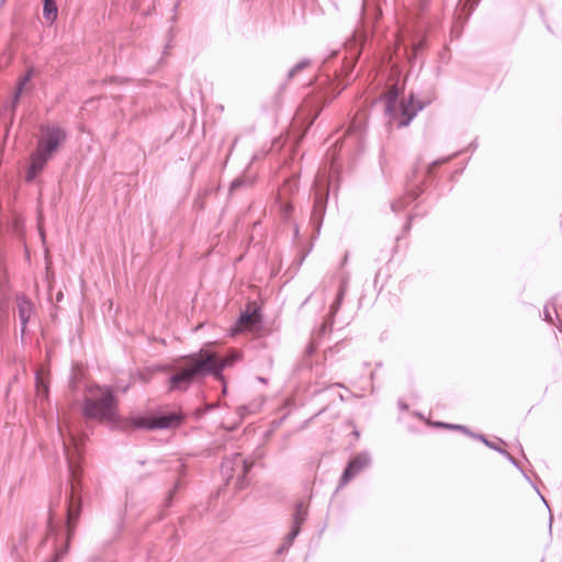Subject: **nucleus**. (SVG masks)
<instances>
[{"label":"nucleus","instance_id":"nucleus-1","mask_svg":"<svg viewBox=\"0 0 562 562\" xmlns=\"http://www.w3.org/2000/svg\"><path fill=\"white\" fill-rule=\"evenodd\" d=\"M58 431L61 437L63 450L72 482L70 484V491L66 496L65 519L61 521L55 509H53L52 506L49 507L47 537L54 540L55 547L54 557L49 562H60L68 553L82 507L81 492L77 480L81 473L80 462L85 439L82 436L75 435L70 428H68V435L66 437L60 425H58Z\"/></svg>","mask_w":562,"mask_h":562},{"label":"nucleus","instance_id":"nucleus-2","mask_svg":"<svg viewBox=\"0 0 562 562\" xmlns=\"http://www.w3.org/2000/svg\"><path fill=\"white\" fill-rule=\"evenodd\" d=\"M182 364H178V370L168 378L169 392H187L190 386L206 376H213L217 381H224V370L228 363L218 359L213 353H206L201 357L200 352H192L182 356Z\"/></svg>","mask_w":562,"mask_h":562},{"label":"nucleus","instance_id":"nucleus-3","mask_svg":"<svg viewBox=\"0 0 562 562\" xmlns=\"http://www.w3.org/2000/svg\"><path fill=\"white\" fill-rule=\"evenodd\" d=\"M341 145L336 140L331 148L327 151V159L329 160L328 177L325 183L319 177L315 178L313 182L314 188V204L311 212L310 225L313 227V238H317L321 233L323 221L325 217L329 190L334 182H338L340 178L341 165L339 164V150Z\"/></svg>","mask_w":562,"mask_h":562},{"label":"nucleus","instance_id":"nucleus-4","mask_svg":"<svg viewBox=\"0 0 562 562\" xmlns=\"http://www.w3.org/2000/svg\"><path fill=\"white\" fill-rule=\"evenodd\" d=\"M81 403V414L87 419L105 420L112 426L120 420L117 413V398L114 390L110 385H94L88 387Z\"/></svg>","mask_w":562,"mask_h":562},{"label":"nucleus","instance_id":"nucleus-5","mask_svg":"<svg viewBox=\"0 0 562 562\" xmlns=\"http://www.w3.org/2000/svg\"><path fill=\"white\" fill-rule=\"evenodd\" d=\"M344 72H314L307 79V86L313 94L312 102L317 106H326L347 87L349 79L339 75Z\"/></svg>","mask_w":562,"mask_h":562},{"label":"nucleus","instance_id":"nucleus-6","mask_svg":"<svg viewBox=\"0 0 562 562\" xmlns=\"http://www.w3.org/2000/svg\"><path fill=\"white\" fill-rule=\"evenodd\" d=\"M254 463L241 453L234 452L225 457L221 463V475L225 485H233L235 491H241L249 484L248 474Z\"/></svg>","mask_w":562,"mask_h":562},{"label":"nucleus","instance_id":"nucleus-7","mask_svg":"<svg viewBox=\"0 0 562 562\" xmlns=\"http://www.w3.org/2000/svg\"><path fill=\"white\" fill-rule=\"evenodd\" d=\"M429 102L415 99L413 93L407 100L397 103L392 113H384L387 124H395L398 128L408 126L411 122L423 111Z\"/></svg>","mask_w":562,"mask_h":562},{"label":"nucleus","instance_id":"nucleus-8","mask_svg":"<svg viewBox=\"0 0 562 562\" xmlns=\"http://www.w3.org/2000/svg\"><path fill=\"white\" fill-rule=\"evenodd\" d=\"M41 136L37 140L35 150L52 158L59 150L67 139V132L56 124H42L40 126Z\"/></svg>","mask_w":562,"mask_h":562},{"label":"nucleus","instance_id":"nucleus-9","mask_svg":"<svg viewBox=\"0 0 562 562\" xmlns=\"http://www.w3.org/2000/svg\"><path fill=\"white\" fill-rule=\"evenodd\" d=\"M418 169L415 167L411 173L406 176L404 195L391 203V210L394 213L403 211L407 205L417 200L425 191V179L418 180Z\"/></svg>","mask_w":562,"mask_h":562},{"label":"nucleus","instance_id":"nucleus-10","mask_svg":"<svg viewBox=\"0 0 562 562\" xmlns=\"http://www.w3.org/2000/svg\"><path fill=\"white\" fill-rule=\"evenodd\" d=\"M381 80L392 81V85L381 94V99L384 101V113H392L394 106L404 101L402 99L404 93V83L401 82L400 75L402 72H381Z\"/></svg>","mask_w":562,"mask_h":562},{"label":"nucleus","instance_id":"nucleus-11","mask_svg":"<svg viewBox=\"0 0 562 562\" xmlns=\"http://www.w3.org/2000/svg\"><path fill=\"white\" fill-rule=\"evenodd\" d=\"M372 464V458L369 451H360L352 456L341 475L338 483V488L344 487L346 484H348L351 480H353L361 471L369 468Z\"/></svg>","mask_w":562,"mask_h":562},{"label":"nucleus","instance_id":"nucleus-12","mask_svg":"<svg viewBox=\"0 0 562 562\" xmlns=\"http://www.w3.org/2000/svg\"><path fill=\"white\" fill-rule=\"evenodd\" d=\"M34 75L35 72H24V75L18 80L11 99L3 104L2 111L9 116L7 130L13 125L21 98L27 91V85L31 82Z\"/></svg>","mask_w":562,"mask_h":562},{"label":"nucleus","instance_id":"nucleus-13","mask_svg":"<svg viewBox=\"0 0 562 562\" xmlns=\"http://www.w3.org/2000/svg\"><path fill=\"white\" fill-rule=\"evenodd\" d=\"M15 302L18 307V316L20 321V335L21 341L24 342L27 333V325L32 316L36 313V306L32 300L24 293L19 292L15 294Z\"/></svg>","mask_w":562,"mask_h":562},{"label":"nucleus","instance_id":"nucleus-14","mask_svg":"<svg viewBox=\"0 0 562 562\" xmlns=\"http://www.w3.org/2000/svg\"><path fill=\"white\" fill-rule=\"evenodd\" d=\"M113 428L124 432L134 430L153 431L151 413L148 414H134L125 418L120 416V420L115 422Z\"/></svg>","mask_w":562,"mask_h":562},{"label":"nucleus","instance_id":"nucleus-15","mask_svg":"<svg viewBox=\"0 0 562 562\" xmlns=\"http://www.w3.org/2000/svg\"><path fill=\"white\" fill-rule=\"evenodd\" d=\"M186 420V415L177 411L151 412L153 431L179 427Z\"/></svg>","mask_w":562,"mask_h":562},{"label":"nucleus","instance_id":"nucleus-16","mask_svg":"<svg viewBox=\"0 0 562 562\" xmlns=\"http://www.w3.org/2000/svg\"><path fill=\"white\" fill-rule=\"evenodd\" d=\"M52 160L42 153L34 150L30 157V164L25 170V181L32 183L45 170L47 164Z\"/></svg>","mask_w":562,"mask_h":562},{"label":"nucleus","instance_id":"nucleus-17","mask_svg":"<svg viewBox=\"0 0 562 562\" xmlns=\"http://www.w3.org/2000/svg\"><path fill=\"white\" fill-rule=\"evenodd\" d=\"M308 515V508L303 501L295 503L294 512L292 515V525L289 531V540L295 541L302 530V525L306 520Z\"/></svg>","mask_w":562,"mask_h":562},{"label":"nucleus","instance_id":"nucleus-18","mask_svg":"<svg viewBox=\"0 0 562 562\" xmlns=\"http://www.w3.org/2000/svg\"><path fill=\"white\" fill-rule=\"evenodd\" d=\"M261 322V313L259 307H250L249 305L246 306L244 311L240 312L236 324L237 325H244V324H257Z\"/></svg>","mask_w":562,"mask_h":562},{"label":"nucleus","instance_id":"nucleus-19","mask_svg":"<svg viewBox=\"0 0 562 562\" xmlns=\"http://www.w3.org/2000/svg\"><path fill=\"white\" fill-rule=\"evenodd\" d=\"M465 149H462V150H458L456 153H453L452 155H449V156H445V157H441V158H438L436 160H434L431 164H429L426 168V171H425V176L424 178H432L434 177V172H435V169L448 161H450L451 159H453L454 157H457L458 155L462 154Z\"/></svg>","mask_w":562,"mask_h":562},{"label":"nucleus","instance_id":"nucleus-20","mask_svg":"<svg viewBox=\"0 0 562 562\" xmlns=\"http://www.w3.org/2000/svg\"><path fill=\"white\" fill-rule=\"evenodd\" d=\"M346 292H347V284L341 282L339 285V289L337 291L336 297H335L334 302L330 304L329 314L331 317H335V315L339 311V308L342 304L344 297L346 295Z\"/></svg>","mask_w":562,"mask_h":562},{"label":"nucleus","instance_id":"nucleus-21","mask_svg":"<svg viewBox=\"0 0 562 562\" xmlns=\"http://www.w3.org/2000/svg\"><path fill=\"white\" fill-rule=\"evenodd\" d=\"M35 387L42 398H48L49 382L38 371L35 372Z\"/></svg>","mask_w":562,"mask_h":562},{"label":"nucleus","instance_id":"nucleus-22","mask_svg":"<svg viewBox=\"0 0 562 562\" xmlns=\"http://www.w3.org/2000/svg\"><path fill=\"white\" fill-rule=\"evenodd\" d=\"M44 18L53 23L57 18V7L54 0H44L43 8Z\"/></svg>","mask_w":562,"mask_h":562},{"label":"nucleus","instance_id":"nucleus-23","mask_svg":"<svg viewBox=\"0 0 562 562\" xmlns=\"http://www.w3.org/2000/svg\"><path fill=\"white\" fill-rule=\"evenodd\" d=\"M473 439L482 442L483 445H485L487 448L498 452V453H504V449L502 447H499L497 443H495L494 441H491L485 435L483 434H480V432H475L474 436H473Z\"/></svg>","mask_w":562,"mask_h":562},{"label":"nucleus","instance_id":"nucleus-24","mask_svg":"<svg viewBox=\"0 0 562 562\" xmlns=\"http://www.w3.org/2000/svg\"><path fill=\"white\" fill-rule=\"evenodd\" d=\"M312 98H313V94H311V91H308L304 95L306 106L311 108L310 115H313V120H315L319 115V113L324 106H322V105L317 106L315 103L312 102Z\"/></svg>","mask_w":562,"mask_h":562},{"label":"nucleus","instance_id":"nucleus-25","mask_svg":"<svg viewBox=\"0 0 562 562\" xmlns=\"http://www.w3.org/2000/svg\"><path fill=\"white\" fill-rule=\"evenodd\" d=\"M318 346L319 341H317L316 337H312L303 352L305 359H312V357L316 353Z\"/></svg>","mask_w":562,"mask_h":562},{"label":"nucleus","instance_id":"nucleus-26","mask_svg":"<svg viewBox=\"0 0 562 562\" xmlns=\"http://www.w3.org/2000/svg\"><path fill=\"white\" fill-rule=\"evenodd\" d=\"M182 483L181 480H177V482L173 484L172 488L168 492V495L165 499V506L170 507L173 502L175 495L178 493V491L181 488Z\"/></svg>","mask_w":562,"mask_h":562},{"label":"nucleus","instance_id":"nucleus-27","mask_svg":"<svg viewBox=\"0 0 562 562\" xmlns=\"http://www.w3.org/2000/svg\"><path fill=\"white\" fill-rule=\"evenodd\" d=\"M333 324H334V317L330 316V318L328 321H326L325 323L322 324V326L319 327L317 334L313 335V337H316L317 341H319V339L327 333V331H331V328H333Z\"/></svg>","mask_w":562,"mask_h":562},{"label":"nucleus","instance_id":"nucleus-28","mask_svg":"<svg viewBox=\"0 0 562 562\" xmlns=\"http://www.w3.org/2000/svg\"><path fill=\"white\" fill-rule=\"evenodd\" d=\"M503 457H505L516 469H518L522 475L528 480L530 481V479L528 477V475L524 472L522 468L520 467V463L518 462V460L516 458H514L510 453H508L505 449H504V453H501Z\"/></svg>","mask_w":562,"mask_h":562},{"label":"nucleus","instance_id":"nucleus-29","mask_svg":"<svg viewBox=\"0 0 562 562\" xmlns=\"http://www.w3.org/2000/svg\"><path fill=\"white\" fill-rule=\"evenodd\" d=\"M312 369V360L305 359L303 355L301 360L296 363L295 371L300 372L302 370H311Z\"/></svg>","mask_w":562,"mask_h":562},{"label":"nucleus","instance_id":"nucleus-30","mask_svg":"<svg viewBox=\"0 0 562 562\" xmlns=\"http://www.w3.org/2000/svg\"><path fill=\"white\" fill-rule=\"evenodd\" d=\"M449 429L450 430L461 431L462 434L469 436L470 438H473V436L475 434L469 427H467L464 425H460V424H453L452 426H449Z\"/></svg>","mask_w":562,"mask_h":562},{"label":"nucleus","instance_id":"nucleus-31","mask_svg":"<svg viewBox=\"0 0 562 562\" xmlns=\"http://www.w3.org/2000/svg\"><path fill=\"white\" fill-rule=\"evenodd\" d=\"M249 181L243 177H238L236 179H234L232 182H231V186H229V191L233 192V191H236L238 190L239 188L246 186Z\"/></svg>","mask_w":562,"mask_h":562},{"label":"nucleus","instance_id":"nucleus-32","mask_svg":"<svg viewBox=\"0 0 562 562\" xmlns=\"http://www.w3.org/2000/svg\"><path fill=\"white\" fill-rule=\"evenodd\" d=\"M284 189H286L290 193H294L299 189L297 179H289L284 182Z\"/></svg>","mask_w":562,"mask_h":562},{"label":"nucleus","instance_id":"nucleus-33","mask_svg":"<svg viewBox=\"0 0 562 562\" xmlns=\"http://www.w3.org/2000/svg\"><path fill=\"white\" fill-rule=\"evenodd\" d=\"M80 380V374L71 371L70 373V376H69V387L72 392H76L77 391V387H78V381Z\"/></svg>","mask_w":562,"mask_h":562},{"label":"nucleus","instance_id":"nucleus-34","mask_svg":"<svg viewBox=\"0 0 562 562\" xmlns=\"http://www.w3.org/2000/svg\"><path fill=\"white\" fill-rule=\"evenodd\" d=\"M294 541L289 540V533L286 535L283 543L277 549V554H282L286 552L293 544Z\"/></svg>","mask_w":562,"mask_h":562},{"label":"nucleus","instance_id":"nucleus-35","mask_svg":"<svg viewBox=\"0 0 562 562\" xmlns=\"http://www.w3.org/2000/svg\"><path fill=\"white\" fill-rule=\"evenodd\" d=\"M284 88H285V85L284 83L281 85L278 93L273 97L272 103H273V108H276V109H279L282 105L281 92L284 90Z\"/></svg>","mask_w":562,"mask_h":562},{"label":"nucleus","instance_id":"nucleus-36","mask_svg":"<svg viewBox=\"0 0 562 562\" xmlns=\"http://www.w3.org/2000/svg\"><path fill=\"white\" fill-rule=\"evenodd\" d=\"M543 321H546L548 324L554 325L553 316L549 310L548 305H544L543 313H542Z\"/></svg>","mask_w":562,"mask_h":562},{"label":"nucleus","instance_id":"nucleus-37","mask_svg":"<svg viewBox=\"0 0 562 562\" xmlns=\"http://www.w3.org/2000/svg\"><path fill=\"white\" fill-rule=\"evenodd\" d=\"M413 217H414V215H413V214H409V215L407 216V221H406V223H405V224H404V226H403V232H404V233L409 232V229H411V227H412V221H413Z\"/></svg>","mask_w":562,"mask_h":562},{"label":"nucleus","instance_id":"nucleus-38","mask_svg":"<svg viewBox=\"0 0 562 562\" xmlns=\"http://www.w3.org/2000/svg\"><path fill=\"white\" fill-rule=\"evenodd\" d=\"M266 156V153H256L254 154L252 158H251V162L258 160V159H261Z\"/></svg>","mask_w":562,"mask_h":562},{"label":"nucleus","instance_id":"nucleus-39","mask_svg":"<svg viewBox=\"0 0 562 562\" xmlns=\"http://www.w3.org/2000/svg\"><path fill=\"white\" fill-rule=\"evenodd\" d=\"M452 425H453V424L445 423V422H437V423H436V426H437V427L446 428V429H449V426H452Z\"/></svg>","mask_w":562,"mask_h":562},{"label":"nucleus","instance_id":"nucleus-40","mask_svg":"<svg viewBox=\"0 0 562 562\" xmlns=\"http://www.w3.org/2000/svg\"><path fill=\"white\" fill-rule=\"evenodd\" d=\"M477 146H479V142H477V138H475V139H473V140L470 143V145H469V147H468V148H469V149H471V150H475V149L477 148Z\"/></svg>","mask_w":562,"mask_h":562},{"label":"nucleus","instance_id":"nucleus-41","mask_svg":"<svg viewBox=\"0 0 562 562\" xmlns=\"http://www.w3.org/2000/svg\"><path fill=\"white\" fill-rule=\"evenodd\" d=\"M283 211H284L285 216H288L291 213V211H292V206L291 205H284L283 206Z\"/></svg>","mask_w":562,"mask_h":562},{"label":"nucleus","instance_id":"nucleus-42","mask_svg":"<svg viewBox=\"0 0 562 562\" xmlns=\"http://www.w3.org/2000/svg\"><path fill=\"white\" fill-rule=\"evenodd\" d=\"M398 407L401 411H405V409H408V405L404 402H398Z\"/></svg>","mask_w":562,"mask_h":562},{"label":"nucleus","instance_id":"nucleus-43","mask_svg":"<svg viewBox=\"0 0 562 562\" xmlns=\"http://www.w3.org/2000/svg\"><path fill=\"white\" fill-rule=\"evenodd\" d=\"M380 270L375 273V277H374V288H378V283H379V278H380Z\"/></svg>","mask_w":562,"mask_h":562},{"label":"nucleus","instance_id":"nucleus-44","mask_svg":"<svg viewBox=\"0 0 562 562\" xmlns=\"http://www.w3.org/2000/svg\"><path fill=\"white\" fill-rule=\"evenodd\" d=\"M130 386H131V384H130V383H128V384H126V385H122V387H120V391H121L122 393H126V392L128 391Z\"/></svg>","mask_w":562,"mask_h":562},{"label":"nucleus","instance_id":"nucleus-45","mask_svg":"<svg viewBox=\"0 0 562 562\" xmlns=\"http://www.w3.org/2000/svg\"><path fill=\"white\" fill-rule=\"evenodd\" d=\"M257 380L263 384H267L268 383V380L263 376H257Z\"/></svg>","mask_w":562,"mask_h":562},{"label":"nucleus","instance_id":"nucleus-46","mask_svg":"<svg viewBox=\"0 0 562 562\" xmlns=\"http://www.w3.org/2000/svg\"><path fill=\"white\" fill-rule=\"evenodd\" d=\"M297 72H288V80H291Z\"/></svg>","mask_w":562,"mask_h":562},{"label":"nucleus","instance_id":"nucleus-47","mask_svg":"<svg viewBox=\"0 0 562 562\" xmlns=\"http://www.w3.org/2000/svg\"><path fill=\"white\" fill-rule=\"evenodd\" d=\"M348 261V252L345 254L342 259V265H345Z\"/></svg>","mask_w":562,"mask_h":562},{"label":"nucleus","instance_id":"nucleus-48","mask_svg":"<svg viewBox=\"0 0 562 562\" xmlns=\"http://www.w3.org/2000/svg\"><path fill=\"white\" fill-rule=\"evenodd\" d=\"M299 234H300V229H299V226L296 225L295 228H294V235L299 236Z\"/></svg>","mask_w":562,"mask_h":562},{"label":"nucleus","instance_id":"nucleus-49","mask_svg":"<svg viewBox=\"0 0 562 562\" xmlns=\"http://www.w3.org/2000/svg\"><path fill=\"white\" fill-rule=\"evenodd\" d=\"M237 142H238V137H235V139H234V143H233L232 147H234V146L236 145V143H237Z\"/></svg>","mask_w":562,"mask_h":562},{"label":"nucleus","instance_id":"nucleus-50","mask_svg":"<svg viewBox=\"0 0 562 562\" xmlns=\"http://www.w3.org/2000/svg\"><path fill=\"white\" fill-rule=\"evenodd\" d=\"M353 435H355L356 437H359V436H360V434H359V431H358V430H355V431H353Z\"/></svg>","mask_w":562,"mask_h":562},{"label":"nucleus","instance_id":"nucleus-51","mask_svg":"<svg viewBox=\"0 0 562 562\" xmlns=\"http://www.w3.org/2000/svg\"><path fill=\"white\" fill-rule=\"evenodd\" d=\"M552 521H553V518L552 516L550 517V524H549V528L551 529V526H552Z\"/></svg>","mask_w":562,"mask_h":562},{"label":"nucleus","instance_id":"nucleus-52","mask_svg":"<svg viewBox=\"0 0 562 562\" xmlns=\"http://www.w3.org/2000/svg\"><path fill=\"white\" fill-rule=\"evenodd\" d=\"M301 67H310V65L307 63H304L301 65Z\"/></svg>","mask_w":562,"mask_h":562},{"label":"nucleus","instance_id":"nucleus-53","mask_svg":"<svg viewBox=\"0 0 562 562\" xmlns=\"http://www.w3.org/2000/svg\"><path fill=\"white\" fill-rule=\"evenodd\" d=\"M541 498H542L543 503L548 506L547 499H544V497L542 495H541Z\"/></svg>","mask_w":562,"mask_h":562},{"label":"nucleus","instance_id":"nucleus-54","mask_svg":"<svg viewBox=\"0 0 562 562\" xmlns=\"http://www.w3.org/2000/svg\"><path fill=\"white\" fill-rule=\"evenodd\" d=\"M417 417L423 418L424 416H423V414H422V413H417Z\"/></svg>","mask_w":562,"mask_h":562},{"label":"nucleus","instance_id":"nucleus-55","mask_svg":"<svg viewBox=\"0 0 562 562\" xmlns=\"http://www.w3.org/2000/svg\"><path fill=\"white\" fill-rule=\"evenodd\" d=\"M498 441H499L501 443L505 445V441H504L503 439L498 438Z\"/></svg>","mask_w":562,"mask_h":562}]
</instances>
